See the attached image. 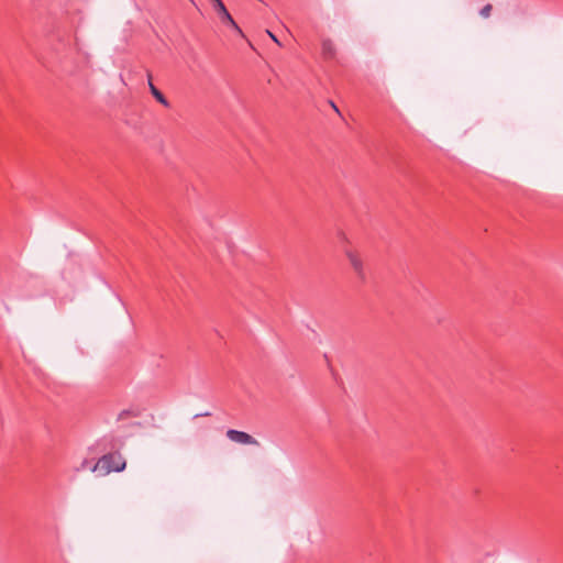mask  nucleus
Listing matches in <instances>:
<instances>
[{
	"instance_id": "nucleus-1",
	"label": "nucleus",
	"mask_w": 563,
	"mask_h": 563,
	"mask_svg": "<svg viewBox=\"0 0 563 563\" xmlns=\"http://www.w3.org/2000/svg\"><path fill=\"white\" fill-rule=\"evenodd\" d=\"M125 460L119 452H112L102 455L92 466V472L101 475H108L111 472H121L125 468Z\"/></svg>"
},
{
	"instance_id": "nucleus-2",
	"label": "nucleus",
	"mask_w": 563,
	"mask_h": 563,
	"mask_svg": "<svg viewBox=\"0 0 563 563\" xmlns=\"http://www.w3.org/2000/svg\"><path fill=\"white\" fill-rule=\"evenodd\" d=\"M214 10L218 12L221 21L228 25H230L238 34L244 36L241 27L236 24L228 9L225 8L222 0H212Z\"/></svg>"
},
{
	"instance_id": "nucleus-3",
	"label": "nucleus",
	"mask_w": 563,
	"mask_h": 563,
	"mask_svg": "<svg viewBox=\"0 0 563 563\" xmlns=\"http://www.w3.org/2000/svg\"><path fill=\"white\" fill-rule=\"evenodd\" d=\"M227 438L231 440L232 442L245 444V445H258V441L253 438L251 434L235 430V429H229L227 431Z\"/></svg>"
},
{
	"instance_id": "nucleus-4",
	"label": "nucleus",
	"mask_w": 563,
	"mask_h": 563,
	"mask_svg": "<svg viewBox=\"0 0 563 563\" xmlns=\"http://www.w3.org/2000/svg\"><path fill=\"white\" fill-rule=\"evenodd\" d=\"M147 81H148V88L152 93V96L156 99L157 102H159L165 108H169L170 103L167 100V98L156 88V86L152 81V75L147 74Z\"/></svg>"
},
{
	"instance_id": "nucleus-5",
	"label": "nucleus",
	"mask_w": 563,
	"mask_h": 563,
	"mask_svg": "<svg viewBox=\"0 0 563 563\" xmlns=\"http://www.w3.org/2000/svg\"><path fill=\"white\" fill-rule=\"evenodd\" d=\"M346 256L350 261V264L352 265L355 273L361 277L364 278V267L362 260L352 251L346 252Z\"/></svg>"
},
{
	"instance_id": "nucleus-6",
	"label": "nucleus",
	"mask_w": 563,
	"mask_h": 563,
	"mask_svg": "<svg viewBox=\"0 0 563 563\" xmlns=\"http://www.w3.org/2000/svg\"><path fill=\"white\" fill-rule=\"evenodd\" d=\"M321 53L325 59H332L335 56V46L331 40L322 41Z\"/></svg>"
},
{
	"instance_id": "nucleus-7",
	"label": "nucleus",
	"mask_w": 563,
	"mask_h": 563,
	"mask_svg": "<svg viewBox=\"0 0 563 563\" xmlns=\"http://www.w3.org/2000/svg\"><path fill=\"white\" fill-rule=\"evenodd\" d=\"M492 9H493L492 4H489V3H488V4H485V5L481 9L479 14H481L483 18L487 19V18H489V15H490Z\"/></svg>"
},
{
	"instance_id": "nucleus-8",
	"label": "nucleus",
	"mask_w": 563,
	"mask_h": 563,
	"mask_svg": "<svg viewBox=\"0 0 563 563\" xmlns=\"http://www.w3.org/2000/svg\"><path fill=\"white\" fill-rule=\"evenodd\" d=\"M132 415L133 412L131 410H122L118 416V420H123L124 418L130 417Z\"/></svg>"
},
{
	"instance_id": "nucleus-9",
	"label": "nucleus",
	"mask_w": 563,
	"mask_h": 563,
	"mask_svg": "<svg viewBox=\"0 0 563 563\" xmlns=\"http://www.w3.org/2000/svg\"><path fill=\"white\" fill-rule=\"evenodd\" d=\"M266 32H267L268 36H269V37H271L275 43H277L278 45H280L279 41L277 40V37L275 36V34H274V33H272V32H271V31H268V30H267Z\"/></svg>"
},
{
	"instance_id": "nucleus-10",
	"label": "nucleus",
	"mask_w": 563,
	"mask_h": 563,
	"mask_svg": "<svg viewBox=\"0 0 563 563\" xmlns=\"http://www.w3.org/2000/svg\"><path fill=\"white\" fill-rule=\"evenodd\" d=\"M210 412L197 413L195 417H208Z\"/></svg>"
},
{
	"instance_id": "nucleus-11",
	"label": "nucleus",
	"mask_w": 563,
	"mask_h": 563,
	"mask_svg": "<svg viewBox=\"0 0 563 563\" xmlns=\"http://www.w3.org/2000/svg\"><path fill=\"white\" fill-rule=\"evenodd\" d=\"M331 106H332V108H333L336 112H339V109L336 108V106H335L333 102H331Z\"/></svg>"
}]
</instances>
